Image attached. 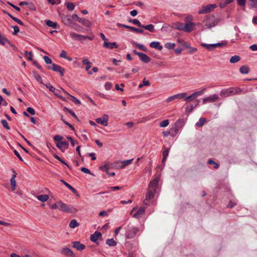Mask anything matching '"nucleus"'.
Returning <instances> with one entry per match:
<instances>
[{"label":"nucleus","instance_id":"1","mask_svg":"<svg viewBox=\"0 0 257 257\" xmlns=\"http://www.w3.org/2000/svg\"><path fill=\"white\" fill-rule=\"evenodd\" d=\"M139 232V228L134 226H127L125 228V237L126 239L133 238Z\"/></svg>","mask_w":257,"mask_h":257},{"label":"nucleus","instance_id":"2","mask_svg":"<svg viewBox=\"0 0 257 257\" xmlns=\"http://www.w3.org/2000/svg\"><path fill=\"white\" fill-rule=\"evenodd\" d=\"M219 20L214 15H211L208 17L205 20V25L204 29H210L216 26Z\"/></svg>","mask_w":257,"mask_h":257},{"label":"nucleus","instance_id":"3","mask_svg":"<svg viewBox=\"0 0 257 257\" xmlns=\"http://www.w3.org/2000/svg\"><path fill=\"white\" fill-rule=\"evenodd\" d=\"M241 91L239 88H229L223 89L220 92V95L224 97H228L231 95H235Z\"/></svg>","mask_w":257,"mask_h":257},{"label":"nucleus","instance_id":"4","mask_svg":"<svg viewBox=\"0 0 257 257\" xmlns=\"http://www.w3.org/2000/svg\"><path fill=\"white\" fill-rule=\"evenodd\" d=\"M156 192V191H155L148 189V191L145 195V199L143 202L144 205L147 206L150 205V201L153 199Z\"/></svg>","mask_w":257,"mask_h":257},{"label":"nucleus","instance_id":"5","mask_svg":"<svg viewBox=\"0 0 257 257\" xmlns=\"http://www.w3.org/2000/svg\"><path fill=\"white\" fill-rule=\"evenodd\" d=\"M70 36L72 39L79 41L80 42L87 39L90 41L93 39L91 37L79 35L74 32H70Z\"/></svg>","mask_w":257,"mask_h":257},{"label":"nucleus","instance_id":"6","mask_svg":"<svg viewBox=\"0 0 257 257\" xmlns=\"http://www.w3.org/2000/svg\"><path fill=\"white\" fill-rule=\"evenodd\" d=\"M58 204L59 205V209L62 211L72 213L73 212V210H75V209L72 207H70L61 201H58Z\"/></svg>","mask_w":257,"mask_h":257},{"label":"nucleus","instance_id":"7","mask_svg":"<svg viewBox=\"0 0 257 257\" xmlns=\"http://www.w3.org/2000/svg\"><path fill=\"white\" fill-rule=\"evenodd\" d=\"M206 89L205 88H202L200 90L196 91L192 93L191 95L186 97L185 100L188 102L192 101L195 99L196 97L201 95L202 94L204 93L205 91H206Z\"/></svg>","mask_w":257,"mask_h":257},{"label":"nucleus","instance_id":"8","mask_svg":"<svg viewBox=\"0 0 257 257\" xmlns=\"http://www.w3.org/2000/svg\"><path fill=\"white\" fill-rule=\"evenodd\" d=\"M160 178V175H156L155 178L149 183L148 189L156 191V189L158 187Z\"/></svg>","mask_w":257,"mask_h":257},{"label":"nucleus","instance_id":"9","mask_svg":"<svg viewBox=\"0 0 257 257\" xmlns=\"http://www.w3.org/2000/svg\"><path fill=\"white\" fill-rule=\"evenodd\" d=\"M216 7V5L215 4L206 5L200 9L198 13L199 14L208 13L213 11Z\"/></svg>","mask_w":257,"mask_h":257},{"label":"nucleus","instance_id":"10","mask_svg":"<svg viewBox=\"0 0 257 257\" xmlns=\"http://www.w3.org/2000/svg\"><path fill=\"white\" fill-rule=\"evenodd\" d=\"M219 97L217 94H213L207 96L203 99V104H206L207 103L215 102L219 100Z\"/></svg>","mask_w":257,"mask_h":257},{"label":"nucleus","instance_id":"11","mask_svg":"<svg viewBox=\"0 0 257 257\" xmlns=\"http://www.w3.org/2000/svg\"><path fill=\"white\" fill-rule=\"evenodd\" d=\"M48 68L54 71L60 73L61 76L64 75L65 69L59 65L53 63L51 66H48Z\"/></svg>","mask_w":257,"mask_h":257},{"label":"nucleus","instance_id":"12","mask_svg":"<svg viewBox=\"0 0 257 257\" xmlns=\"http://www.w3.org/2000/svg\"><path fill=\"white\" fill-rule=\"evenodd\" d=\"M95 121L97 123L104 126H106L108 125V115L106 114H104L102 117L96 118Z\"/></svg>","mask_w":257,"mask_h":257},{"label":"nucleus","instance_id":"13","mask_svg":"<svg viewBox=\"0 0 257 257\" xmlns=\"http://www.w3.org/2000/svg\"><path fill=\"white\" fill-rule=\"evenodd\" d=\"M186 94V93L184 92L171 96L167 98L166 102L168 103L175 99H182L184 98Z\"/></svg>","mask_w":257,"mask_h":257},{"label":"nucleus","instance_id":"14","mask_svg":"<svg viewBox=\"0 0 257 257\" xmlns=\"http://www.w3.org/2000/svg\"><path fill=\"white\" fill-rule=\"evenodd\" d=\"M56 146L62 152H64L65 151V150L68 148L69 144L67 142L61 141V142H57L56 144Z\"/></svg>","mask_w":257,"mask_h":257},{"label":"nucleus","instance_id":"15","mask_svg":"<svg viewBox=\"0 0 257 257\" xmlns=\"http://www.w3.org/2000/svg\"><path fill=\"white\" fill-rule=\"evenodd\" d=\"M196 24L193 22L185 23L184 25V32L190 33L194 30Z\"/></svg>","mask_w":257,"mask_h":257},{"label":"nucleus","instance_id":"16","mask_svg":"<svg viewBox=\"0 0 257 257\" xmlns=\"http://www.w3.org/2000/svg\"><path fill=\"white\" fill-rule=\"evenodd\" d=\"M61 20L65 25H69L73 23L71 15H62Z\"/></svg>","mask_w":257,"mask_h":257},{"label":"nucleus","instance_id":"17","mask_svg":"<svg viewBox=\"0 0 257 257\" xmlns=\"http://www.w3.org/2000/svg\"><path fill=\"white\" fill-rule=\"evenodd\" d=\"M61 253L66 256L74 257L75 254L69 248L64 247L61 250Z\"/></svg>","mask_w":257,"mask_h":257},{"label":"nucleus","instance_id":"18","mask_svg":"<svg viewBox=\"0 0 257 257\" xmlns=\"http://www.w3.org/2000/svg\"><path fill=\"white\" fill-rule=\"evenodd\" d=\"M72 244L73 247L79 251H82L85 248V245L80 243V242L78 241H73Z\"/></svg>","mask_w":257,"mask_h":257},{"label":"nucleus","instance_id":"19","mask_svg":"<svg viewBox=\"0 0 257 257\" xmlns=\"http://www.w3.org/2000/svg\"><path fill=\"white\" fill-rule=\"evenodd\" d=\"M145 212V208L141 207L133 215V217L136 218H141Z\"/></svg>","mask_w":257,"mask_h":257},{"label":"nucleus","instance_id":"20","mask_svg":"<svg viewBox=\"0 0 257 257\" xmlns=\"http://www.w3.org/2000/svg\"><path fill=\"white\" fill-rule=\"evenodd\" d=\"M13 173H14L12 175V177L11 179L10 182L11 185L12 186V190L14 191L16 189V182L15 180V178L16 177L17 173L14 170H13Z\"/></svg>","mask_w":257,"mask_h":257},{"label":"nucleus","instance_id":"21","mask_svg":"<svg viewBox=\"0 0 257 257\" xmlns=\"http://www.w3.org/2000/svg\"><path fill=\"white\" fill-rule=\"evenodd\" d=\"M100 169L101 170H103L105 171L108 175L110 176H114L115 175V173H109V164L108 163H106L103 166H102L100 167Z\"/></svg>","mask_w":257,"mask_h":257},{"label":"nucleus","instance_id":"22","mask_svg":"<svg viewBox=\"0 0 257 257\" xmlns=\"http://www.w3.org/2000/svg\"><path fill=\"white\" fill-rule=\"evenodd\" d=\"M138 56L142 61L146 63H149L151 60L150 58L148 56L143 53L138 54Z\"/></svg>","mask_w":257,"mask_h":257},{"label":"nucleus","instance_id":"23","mask_svg":"<svg viewBox=\"0 0 257 257\" xmlns=\"http://www.w3.org/2000/svg\"><path fill=\"white\" fill-rule=\"evenodd\" d=\"M100 237H101V233L99 232L95 231L94 234L91 235L90 240L94 242H96L97 240Z\"/></svg>","mask_w":257,"mask_h":257},{"label":"nucleus","instance_id":"24","mask_svg":"<svg viewBox=\"0 0 257 257\" xmlns=\"http://www.w3.org/2000/svg\"><path fill=\"white\" fill-rule=\"evenodd\" d=\"M150 46L151 48L157 49L160 51L162 50L163 49V47L161 45L159 42L158 41H153L150 44Z\"/></svg>","mask_w":257,"mask_h":257},{"label":"nucleus","instance_id":"25","mask_svg":"<svg viewBox=\"0 0 257 257\" xmlns=\"http://www.w3.org/2000/svg\"><path fill=\"white\" fill-rule=\"evenodd\" d=\"M62 90L64 92V94H65L66 95L69 96V97H70L71 98V100L73 102H74L75 103L77 104H81V102H80V101L79 100L77 99L74 96H72L71 95H70L67 91H66L63 89H62Z\"/></svg>","mask_w":257,"mask_h":257},{"label":"nucleus","instance_id":"26","mask_svg":"<svg viewBox=\"0 0 257 257\" xmlns=\"http://www.w3.org/2000/svg\"><path fill=\"white\" fill-rule=\"evenodd\" d=\"M80 23L86 27H90L91 26V22L84 18H80L78 21Z\"/></svg>","mask_w":257,"mask_h":257},{"label":"nucleus","instance_id":"27","mask_svg":"<svg viewBox=\"0 0 257 257\" xmlns=\"http://www.w3.org/2000/svg\"><path fill=\"white\" fill-rule=\"evenodd\" d=\"M103 47L109 49H113L114 48H117L118 46L115 42H108L105 44H103Z\"/></svg>","mask_w":257,"mask_h":257},{"label":"nucleus","instance_id":"28","mask_svg":"<svg viewBox=\"0 0 257 257\" xmlns=\"http://www.w3.org/2000/svg\"><path fill=\"white\" fill-rule=\"evenodd\" d=\"M133 160L134 159H131L119 162V163L121 164V166L119 167V168H124L125 167L130 165L132 163Z\"/></svg>","mask_w":257,"mask_h":257},{"label":"nucleus","instance_id":"29","mask_svg":"<svg viewBox=\"0 0 257 257\" xmlns=\"http://www.w3.org/2000/svg\"><path fill=\"white\" fill-rule=\"evenodd\" d=\"M82 63L83 65H86V66L85 67V70L86 71H88L91 68V65H90L91 63L88 58H83Z\"/></svg>","mask_w":257,"mask_h":257},{"label":"nucleus","instance_id":"30","mask_svg":"<svg viewBox=\"0 0 257 257\" xmlns=\"http://www.w3.org/2000/svg\"><path fill=\"white\" fill-rule=\"evenodd\" d=\"M169 149L165 148L163 152L162 163L165 164L169 153Z\"/></svg>","mask_w":257,"mask_h":257},{"label":"nucleus","instance_id":"31","mask_svg":"<svg viewBox=\"0 0 257 257\" xmlns=\"http://www.w3.org/2000/svg\"><path fill=\"white\" fill-rule=\"evenodd\" d=\"M36 197L39 201L43 202H46L49 199V196L46 194L38 195Z\"/></svg>","mask_w":257,"mask_h":257},{"label":"nucleus","instance_id":"32","mask_svg":"<svg viewBox=\"0 0 257 257\" xmlns=\"http://www.w3.org/2000/svg\"><path fill=\"white\" fill-rule=\"evenodd\" d=\"M201 45L209 51H212L214 49V45H213V44H208L202 43Z\"/></svg>","mask_w":257,"mask_h":257},{"label":"nucleus","instance_id":"33","mask_svg":"<svg viewBox=\"0 0 257 257\" xmlns=\"http://www.w3.org/2000/svg\"><path fill=\"white\" fill-rule=\"evenodd\" d=\"M239 72L241 74H247L249 72V68L246 66L243 65L239 68Z\"/></svg>","mask_w":257,"mask_h":257},{"label":"nucleus","instance_id":"34","mask_svg":"<svg viewBox=\"0 0 257 257\" xmlns=\"http://www.w3.org/2000/svg\"><path fill=\"white\" fill-rule=\"evenodd\" d=\"M60 181L65 185L68 188H69L70 190H71L73 193H75L77 192L75 189H74L73 187H72L70 185L67 183L63 180H61Z\"/></svg>","mask_w":257,"mask_h":257},{"label":"nucleus","instance_id":"35","mask_svg":"<svg viewBox=\"0 0 257 257\" xmlns=\"http://www.w3.org/2000/svg\"><path fill=\"white\" fill-rule=\"evenodd\" d=\"M106 244L110 246H114L116 245V242L113 239H108L106 241Z\"/></svg>","mask_w":257,"mask_h":257},{"label":"nucleus","instance_id":"36","mask_svg":"<svg viewBox=\"0 0 257 257\" xmlns=\"http://www.w3.org/2000/svg\"><path fill=\"white\" fill-rule=\"evenodd\" d=\"M175 28L180 31H184V25L181 22H178L175 24Z\"/></svg>","mask_w":257,"mask_h":257},{"label":"nucleus","instance_id":"37","mask_svg":"<svg viewBox=\"0 0 257 257\" xmlns=\"http://www.w3.org/2000/svg\"><path fill=\"white\" fill-rule=\"evenodd\" d=\"M142 28L148 30L149 31L151 32H154V26L152 24H150L147 26L143 25V27Z\"/></svg>","mask_w":257,"mask_h":257},{"label":"nucleus","instance_id":"38","mask_svg":"<svg viewBox=\"0 0 257 257\" xmlns=\"http://www.w3.org/2000/svg\"><path fill=\"white\" fill-rule=\"evenodd\" d=\"M46 24L50 27L56 29L57 26V23L54 22L51 20H47L46 21Z\"/></svg>","mask_w":257,"mask_h":257},{"label":"nucleus","instance_id":"39","mask_svg":"<svg viewBox=\"0 0 257 257\" xmlns=\"http://www.w3.org/2000/svg\"><path fill=\"white\" fill-rule=\"evenodd\" d=\"M240 60V57L238 55H234L230 59L231 63H235L238 62Z\"/></svg>","mask_w":257,"mask_h":257},{"label":"nucleus","instance_id":"40","mask_svg":"<svg viewBox=\"0 0 257 257\" xmlns=\"http://www.w3.org/2000/svg\"><path fill=\"white\" fill-rule=\"evenodd\" d=\"M79 226V223L77 222L76 220L72 219L69 223V227L71 228H74L75 227Z\"/></svg>","mask_w":257,"mask_h":257},{"label":"nucleus","instance_id":"41","mask_svg":"<svg viewBox=\"0 0 257 257\" xmlns=\"http://www.w3.org/2000/svg\"><path fill=\"white\" fill-rule=\"evenodd\" d=\"M132 44L135 46H136L137 47H138L140 49H141L142 51H146L147 49L142 44H138L137 42L133 41L132 42Z\"/></svg>","mask_w":257,"mask_h":257},{"label":"nucleus","instance_id":"42","mask_svg":"<svg viewBox=\"0 0 257 257\" xmlns=\"http://www.w3.org/2000/svg\"><path fill=\"white\" fill-rule=\"evenodd\" d=\"M206 119L204 118H200L199 120V122L196 123L197 126L201 127L203 126L204 123L206 122Z\"/></svg>","mask_w":257,"mask_h":257},{"label":"nucleus","instance_id":"43","mask_svg":"<svg viewBox=\"0 0 257 257\" xmlns=\"http://www.w3.org/2000/svg\"><path fill=\"white\" fill-rule=\"evenodd\" d=\"M130 22L132 23L134 25H137L138 27L142 28L143 27V25L141 24L140 22L137 19H131L130 21Z\"/></svg>","mask_w":257,"mask_h":257},{"label":"nucleus","instance_id":"44","mask_svg":"<svg viewBox=\"0 0 257 257\" xmlns=\"http://www.w3.org/2000/svg\"><path fill=\"white\" fill-rule=\"evenodd\" d=\"M169 124V120L168 119H165L162 121H161L160 123V126L161 127H166L167 126H168Z\"/></svg>","mask_w":257,"mask_h":257},{"label":"nucleus","instance_id":"45","mask_svg":"<svg viewBox=\"0 0 257 257\" xmlns=\"http://www.w3.org/2000/svg\"><path fill=\"white\" fill-rule=\"evenodd\" d=\"M67 9L69 11H73L74 9L75 6L73 3L69 2L66 5Z\"/></svg>","mask_w":257,"mask_h":257},{"label":"nucleus","instance_id":"46","mask_svg":"<svg viewBox=\"0 0 257 257\" xmlns=\"http://www.w3.org/2000/svg\"><path fill=\"white\" fill-rule=\"evenodd\" d=\"M25 56L27 57V59L29 60H32V56L33 54L32 52H28L27 51H26L25 52Z\"/></svg>","mask_w":257,"mask_h":257},{"label":"nucleus","instance_id":"47","mask_svg":"<svg viewBox=\"0 0 257 257\" xmlns=\"http://www.w3.org/2000/svg\"><path fill=\"white\" fill-rule=\"evenodd\" d=\"M165 46L167 49H174V47H175V44L171 43H167L165 45Z\"/></svg>","mask_w":257,"mask_h":257},{"label":"nucleus","instance_id":"48","mask_svg":"<svg viewBox=\"0 0 257 257\" xmlns=\"http://www.w3.org/2000/svg\"><path fill=\"white\" fill-rule=\"evenodd\" d=\"M1 123L4 127H5L7 130H9L10 129V126L8 125V123L5 119H2L1 120Z\"/></svg>","mask_w":257,"mask_h":257},{"label":"nucleus","instance_id":"49","mask_svg":"<svg viewBox=\"0 0 257 257\" xmlns=\"http://www.w3.org/2000/svg\"><path fill=\"white\" fill-rule=\"evenodd\" d=\"M46 86L47 88L49 89V91L53 92L56 91V89L54 88L51 84L49 83L46 85Z\"/></svg>","mask_w":257,"mask_h":257},{"label":"nucleus","instance_id":"50","mask_svg":"<svg viewBox=\"0 0 257 257\" xmlns=\"http://www.w3.org/2000/svg\"><path fill=\"white\" fill-rule=\"evenodd\" d=\"M43 59L46 64H51L52 63L51 59L47 56H44Z\"/></svg>","mask_w":257,"mask_h":257},{"label":"nucleus","instance_id":"51","mask_svg":"<svg viewBox=\"0 0 257 257\" xmlns=\"http://www.w3.org/2000/svg\"><path fill=\"white\" fill-rule=\"evenodd\" d=\"M54 157L55 159H56L57 160L59 161L61 163L66 165L68 167H69L68 165L65 161H64L60 157H59L58 156L55 155Z\"/></svg>","mask_w":257,"mask_h":257},{"label":"nucleus","instance_id":"52","mask_svg":"<svg viewBox=\"0 0 257 257\" xmlns=\"http://www.w3.org/2000/svg\"><path fill=\"white\" fill-rule=\"evenodd\" d=\"M62 139V136L60 135H56L54 137V140L57 141V142H61Z\"/></svg>","mask_w":257,"mask_h":257},{"label":"nucleus","instance_id":"53","mask_svg":"<svg viewBox=\"0 0 257 257\" xmlns=\"http://www.w3.org/2000/svg\"><path fill=\"white\" fill-rule=\"evenodd\" d=\"M131 31H133V32H137V33H140V34L143 33V32H144L143 30L138 29V28H136L134 27H133L132 28V30Z\"/></svg>","mask_w":257,"mask_h":257},{"label":"nucleus","instance_id":"54","mask_svg":"<svg viewBox=\"0 0 257 257\" xmlns=\"http://www.w3.org/2000/svg\"><path fill=\"white\" fill-rule=\"evenodd\" d=\"M193 18L191 15H188L185 18V21L186 23H190L192 22L191 21L193 20Z\"/></svg>","mask_w":257,"mask_h":257},{"label":"nucleus","instance_id":"55","mask_svg":"<svg viewBox=\"0 0 257 257\" xmlns=\"http://www.w3.org/2000/svg\"><path fill=\"white\" fill-rule=\"evenodd\" d=\"M104 87L107 90H110L112 87V84L110 82H107L104 84Z\"/></svg>","mask_w":257,"mask_h":257},{"label":"nucleus","instance_id":"56","mask_svg":"<svg viewBox=\"0 0 257 257\" xmlns=\"http://www.w3.org/2000/svg\"><path fill=\"white\" fill-rule=\"evenodd\" d=\"M27 111L32 115H34L35 114V111L32 107H28L27 108Z\"/></svg>","mask_w":257,"mask_h":257},{"label":"nucleus","instance_id":"57","mask_svg":"<svg viewBox=\"0 0 257 257\" xmlns=\"http://www.w3.org/2000/svg\"><path fill=\"white\" fill-rule=\"evenodd\" d=\"M208 163L209 164H212V165H214V168L215 169H217L218 168V164L216 163H215L214 161H213V160H209L208 161Z\"/></svg>","mask_w":257,"mask_h":257},{"label":"nucleus","instance_id":"58","mask_svg":"<svg viewBox=\"0 0 257 257\" xmlns=\"http://www.w3.org/2000/svg\"><path fill=\"white\" fill-rule=\"evenodd\" d=\"M250 6L251 7L255 8H257V0H250Z\"/></svg>","mask_w":257,"mask_h":257},{"label":"nucleus","instance_id":"59","mask_svg":"<svg viewBox=\"0 0 257 257\" xmlns=\"http://www.w3.org/2000/svg\"><path fill=\"white\" fill-rule=\"evenodd\" d=\"M35 78L40 83H42V79L41 76L39 74H36L34 76Z\"/></svg>","mask_w":257,"mask_h":257},{"label":"nucleus","instance_id":"60","mask_svg":"<svg viewBox=\"0 0 257 257\" xmlns=\"http://www.w3.org/2000/svg\"><path fill=\"white\" fill-rule=\"evenodd\" d=\"M67 139L70 141L71 144L72 146H73V147H74L75 145V144H78V143L77 142H75L73 140V139L70 137H68L67 138Z\"/></svg>","mask_w":257,"mask_h":257},{"label":"nucleus","instance_id":"61","mask_svg":"<svg viewBox=\"0 0 257 257\" xmlns=\"http://www.w3.org/2000/svg\"><path fill=\"white\" fill-rule=\"evenodd\" d=\"M7 4H8L9 5H10V6H11L12 7H13L14 9H15V10H16L17 11H20V8H19L18 7L14 5V4H13L12 3H10V2H7Z\"/></svg>","mask_w":257,"mask_h":257},{"label":"nucleus","instance_id":"62","mask_svg":"<svg viewBox=\"0 0 257 257\" xmlns=\"http://www.w3.org/2000/svg\"><path fill=\"white\" fill-rule=\"evenodd\" d=\"M13 29H14V32H13V34L14 35H16L17 34V33L19 32L20 31V29H19V28L18 27V26H13Z\"/></svg>","mask_w":257,"mask_h":257},{"label":"nucleus","instance_id":"63","mask_svg":"<svg viewBox=\"0 0 257 257\" xmlns=\"http://www.w3.org/2000/svg\"><path fill=\"white\" fill-rule=\"evenodd\" d=\"M225 43H217L213 44V45H214V49L216 47H221L225 45Z\"/></svg>","mask_w":257,"mask_h":257},{"label":"nucleus","instance_id":"64","mask_svg":"<svg viewBox=\"0 0 257 257\" xmlns=\"http://www.w3.org/2000/svg\"><path fill=\"white\" fill-rule=\"evenodd\" d=\"M67 53L65 50H62L60 54V57L65 59L67 57Z\"/></svg>","mask_w":257,"mask_h":257}]
</instances>
